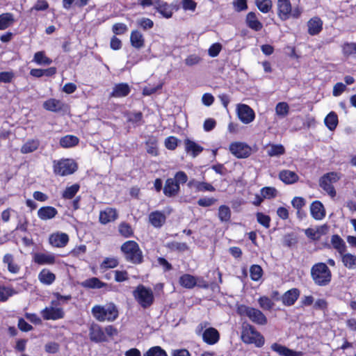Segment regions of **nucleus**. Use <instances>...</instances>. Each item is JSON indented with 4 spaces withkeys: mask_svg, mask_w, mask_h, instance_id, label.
I'll return each mask as SVG.
<instances>
[{
    "mask_svg": "<svg viewBox=\"0 0 356 356\" xmlns=\"http://www.w3.org/2000/svg\"><path fill=\"white\" fill-rule=\"evenodd\" d=\"M257 219L258 222L264 226L266 228L269 227L270 218L268 216L264 215L262 213H258L257 214Z\"/></svg>",
    "mask_w": 356,
    "mask_h": 356,
    "instance_id": "nucleus-56",
    "label": "nucleus"
},
{
    "mask_svg": "<svg viewBox=\"0 0 356 356\" xmlns=\"http://www.w3.org/2000/svg\"><path fill=\"white\" fill-rule=\"evenodd\" d=\"M255 4L258 9L264 13H268L273 6L271 0H255Z\"/></svg>",
    "mask_w": 356,
    "mask_h": 356,
    "instance_id": "nucleus-44",
    "label": "nucleus"
},
{
    "mask_svg": "<svg viewBox=\"0 0 356 356\" xmlns=\"http://www.w3.org/2000/svg\"><path fill=\"white\" fill-rule=\"evenodd\" d=\"M33 60L40 65H50L52 62L50 58L45 56L43 51L36 52Z\"/></svg>",
    "mask_w": 356,
    "mask_h": 356,
    "instance_id": "nucleus-45",
    "label": "nucleus"
},
{
    "mask_svg": "<svg viewBox=\"0 0 356 356\" xmlns=\"http://www.w3.org/2000/svg\"><path fill=\"white\" fill-rule=\"evenodd\" d=\"M179 191V185L172 178L165 181L163 188V193L168 197L175 196Z\"/></svg>",
    "mask_w": 356,
    "mask_h": 356,
    "instance_id": "nucleus-17",
    "label": "nucleus"
},
{
    "mask_svg": "<svg viewBox=\"0 0 356 356\" xmlns=\"http://www.w3.org/2000/svg\"><path fill=\"white\" fill-rule=\"evenodd\" d=\"M300 296V291L298 289H291L285 292L281 297L282 303L286 306H291Z\"/></svg>",
    "mask_w": 356,
    "mask_h": 356,
    "instance_id": "nucleus-15",
    "label": "nucleus"
},
{
    "mask_svg": "<svg viewBox=\"0 0 356 356\" xmlns=\"http://www.w3.org/2000/svg\"><path fill=\"white\" fill-rule=\"evenodd\" d=\"M245 22L250 29L255 31H259L263 28L262 24L259 21L254 12H250L247 14Z\"/></svg>",
    "mask_w": 356,
    "mask_h": 356,
    "instance_id": "nucleus-22",
    "label": "nucleus"
},
{
    "mask_svg": "<svg viewBox=\"0 0 356 356\" xmlns=\"http://www.w3.org/2000/svg\"><path fill=\"white\" fill-rule=\"evenodd\" d=\"M39 141L38 140H30L24 143L22 148L21 152L23 154H28L34 152L39 147Z\"/></svg>",
    "mask_w": 356,
    "mask_h": 356,
    "instance_id": "nucleus-38",
    "label": "nucleus"
},
{
    "mask_svg": "<svg viewBox=\"0 0 356 356\" xmlns=\"http://www.w3.org/2000/svg\"><path fill=\"white\" fill-rule=\"evenodd\" d=\"M232 3L237 12L245 10L248 8L247 0H234Z\"/></svg>",
    "mask_w": 356,
    "mask_h": 356,
    "instance_id": "nucleus-57",
    "label": "nucleus"
},
{
    "mask_svg": "<svg viewBox=\"0 0 356 356\" xmlns=\"http://www.w3.org/2000/svg\"><path fill=\"white\" fill-rule=\"evenodd\" d=\"M277 6L278 17L282 21L291 17V4L289 0H277Z\"/></svg>",
    "mask_w": 356,
    "mask_h": 356,
    "instance_id": "nucleus-12",
    "label": "nucleus"
},
{
    "mask_svg": "<svg viewBox=\"0 0 356 356\" xmlns=\"http://www.w3.org/2000/svg\"><path fill=\"white\" fill-rule=\"evenodd\" d=\"M202 339L207 344L213 345L219 341L220 334L216 328L209 327L203 332Z\"/></svg>",
    "mask_w": 356,
    "mask_h": 356,
    "instance_id": "nucleus-13",
    "label": "nucleus"
},
{
    "mask_svg": "<svg viewBox=\"0 0 356 356\" xmlns=\"http://www.w3.org/2000/svg\"><path fill=\"white\" fill-rule=\"evenodd\" d=\"M218 218L222 222H227L231 218L230 209L225 205H222L218 209Z\"/></svg>",
    "mask_w": 356,
    "mask_h": 356,
    "instance_id": "nucleus-43",
    "label": "nucleus"
},
{
    "mask_svg": "<svg viewBox=\"0 0 356 356\" xmlns=\"http://www.w3.org/2000/svg\"><path fill=\"white\" fill-rule=\"evenodd\" d=\"M83 286L90 289H101L106 285L97 277H92L83 282Z\"/></svg>",
    "mask_w": 356,
    "mask_h": 356,
    "instance_id": "nucleus-41",
    "label": "nucleus"
},
{
    "mask_svg": "<svg viewBox=\"0 0 356 356\" xmlns=\"http://www.w3.org/2000/svg\"><path fill=\"white\" fill-rule=\"evenodd\" d=\"M93 316L99 321H113L118 316V310L113 303L95 305L91 310Z\"/></svg>",
    "mask_w": 356,
    "mask_h": 356,
    "instance_id": "nucleus-1",
    "label": "nucleus"
},
{
    "mask_svg": "<svg viewBox=\"0 0 356 356\" xmlns=\"http://www.w3.org/2000/svg\"><path fill=\"white\" fill-rule=\"evenodd\" d=\"M44 350L48 353H56L59 350V345L58 343L56 342H49L45 344L44 346Z\"/></svg>",
    "mask_w": 356,
    "mask_h": 356,
    "instance_id": "nucleus-62",
    "label": "nucleus"
},
{
    "mask_svg": "<svg viewBox=\"0 0 356 356\" xmlns=\"http://www.w3.org/2000/svg\"><path fill=\"white\" fill-rule=\"evenodd\" d=\"M216 201L213 197H204L199 199L197 204L201 207H207L214 204Z\"/></svg>",
    "mask_w": 356,
    "mask_h": 356,
    "instance_id": "nucleus-60",
    "label": "nucleus"
},
{
    "mask_svg": "<svg viewBox=\"0 0 356 356\" xmlns=\"http://www.w3.org/2000/svg\"><path fill=\"white\" fill-rule=\"evenodd\" d=\"M130 41L131 45L136 49H140L143 47L145 44L143 35L138 30L133 31L131 33Z\"/></svg>",
    "mask_w": 356,
    "mask_h": 356,
    "instance_id": "nucleus-28",
    "label": "nucleus"
},
{
    "mask_svg": "<svg viewBox=\"0 0 356 356\" xmlns=\"http://www.w3.org/2000/svg\"><path fill=\"white\" fill-rule=\"evenodd\" d=\"M118 218V213L116 209L113 208H106L105 210L102 211L99 213V221L102 224L114 221Z\"/></svg>",
    "mask_w": 356,
    "mask_h": 356,
    "instance_id": "nucleus-19",
    "label": "nucleus"
},
{
    "mask_svg": "<svg viewBox=\"0 0 356 356\" xmlns=\"http://www.w3.org/2000/svg\"><path fill=\"white\" fill-rule=\"evenodd\" d=\"M308 33L311 35L318 34L322 30L323 22L319 17H314L307 22Z\"/></svg>",
    "mask_w": 356,
    "mask_h": 356,
    "instance_id": "nucleus-21",
    "label": "nucleus"
},
{
    "mask_svg": "<svg viewBox=\"0 0 356 356\" xmlns=\"http://www.w3.org/2000/svg\"><path fill=\"white\" fill-rule=\"evenodd\" d=\"M128 121L132 123L138 124L142 121L143 114L141 112H136L129 114Z\"/></svg>",
    "mask_w": 356,
    "mask_h": 356,
    "instance_id": "nucleus-63",
    "label": "nucleus"
},
{
    "mask_svg": "<svg viewBox=\"0 0 356 356\" xmlns=\"http://www.w3.org/2000/svg\"><path fill=\"white\" fill-rule=\"evenodd\" d=\"M343 51L344 54L346 55H356V43L355 42H347L344 44L343 47Z\"/></svg>",
    "mask_w": 356,
    "mask_h": 356,
    "instance_id": "nucleus-55",
    "label": "nucleus"
},
{
    "mask_svg": "<svg viewBox=\"0 0 356 356\" xmlns=\"http://www.w3.org/2000/svg\"><path fill=\"white\" fill-rule=\"evenodd\" d=\"M79 184H73L71 186L66 188V189L63 192V197L65 199H72L79 191Z\"/></svg>",
    "mask_w": 356,
    "mask_h": 356,
    "instance_id": "nucleus-49",
    "label": "nucleus"
},
{
    "mask_svg": "<svg viewBox=\"0 0 356 356\" xmlns=\"http://www.w3.org/2000/svg\"><path fill=\"white\" fill-rule=\"evenodd\" d=\"M121 250L127 261L135 264L142 263L143 259V253L136 242L128 241L124 243L121 246Z\"/></svg>",
    "mask_w": 356,
    "mask_h": 356,
    "instance_id": "nucleus-3",
    "label": "nucleus"
},
{
    "mask_svg": "<svg viewBox=\"0 0 356 356\" xmlns=\"http://www.w3.org/2000/svg\"><path fill=\"white\" fill-rule=\"evenodd\" d=\"M58 213L57 210L53 207H42L38 211V216L42 220L54 218Z\"/></svg>",
    "mask_w": 356,
    "mask_h": 356,
    "instance_id": "nucleus-20",
    "label": "nucleus"
},
{
    "mask_svg": "<svg viewBox=\"0 0 356 356\" xmlns=\"http://www.w3.org/2000/svg\"><path fill=\"white\" fill-rule=\"evenodd\" d=\"M271 349L284 356H300L302 355V352L293 351L277 343L272 344Z\"/></svg>",
    "mask_w": 356,
    "mask_h": 356,
    "instance_id": "nucleus-27",
    "label": "nucleus"
},
{
    "mask_svg": "<svg viewBox=\"0 0 356 356\" xmlns=\"http://www.w3.org/2000/svg\"><path fill=\"white\" fill-rule=\"evenodd\" d=\"M143 356H168V355L160 346H154L150 348Z\"/></svg>",
    "mask_w": 356,
    "mask_h": 356,
    "instance_id": "nucleus-48",
    "label": "nucleus"
},
{
    "mask_svg": "<svg viewBox=\"0 0 356 356\" xmlns=\"http://www.w3.org/2000/svg\"><path fill=\"white\" fill-rule=\"evenodd\" d=\"M184 143L186 151L191 153L193 157H195L203 150L202 147L189 139L185 140Z\"/></svg>",
    "mask_w": 356,
    "mask_h": 356,
    "instance_id": "nucleus-33",
    "label": "nucleus"
},
{
    "mask_svg": "<svg viewBox=\"0 0 356 356\" xmlns=\"http://www.w3.org/2000/svg\"><path fill=\"white\" fill-rule=\"evenodd\" d=\"M154 9L165 18H170L172 15V8L170 5L162 0H156Z\"/></svg>",
    "mask_w": 356,
    "mask_h": 356,
    "instance_id": "nucleus-16",
    "label": "nucleus"
},
{
    "mask_svg": "<svg viewBox=\"0 0 356 356\" xmlns=\"http://www.w3.org/2000/svg\"><path fill=\"white\" fill-rule=\"evenodd\" d=\"M78 143V138L71 135L65 136L60 140V145L63 147H70L76 145Z\"/></svg>",
    "mask_w": 356,
    "mask_h": 356,
    "instance_id": "nucleus-40",
    "label": "nucleus"
},
{
    "mask_svg": "<svg viewBox=\"0 0 356 356\" xmlns=\"http://www.w3.org/2000/svg\"><path fill=\"white\" fill-rule=\"evenodd\" d=\"M201 61V58L197 55L193 54L188 56L185 59V64L188 66H193L198 64Z\"/></svg>",
    "mask_w": 356,
    "mask_h": 356,
    "instance_id": "nucleus-61",
    "label": "nucleus"
},
{
    "mask_svg": "<svg viewBox=\"0 0 356 356\" xmlns=\"http://www.w3.org/2000/svg\"><path fill=\"white\" fill-rule=\"evenodd\" d=\"M43 107L47 111L57 112L63 109V104L60 100L49 99L44 102Z\"/></svg>",
    "mask_w": 356,
    "mask_h": 356,
    "instance_id": "nucleus-30",
    "label": "nucleus"
},
{
    "mask_svg": "<svg viewBox=\"0 0 356 356\" xmlns=\"http://www.w3.org/2000/svg\"><path fill=\"white\" fill-rule=\"evenodd\" d=\"M44 319L57 320L63 317L64 313L60 308H56L52 306L46 307L42 312Z\"/></svg>",
    "mask_w": 356,
    "mask_h": 356,
    "instance_id": "nucleus-14",
    "label": "nucleus"
},
{
    "mask_svg": "<svg viewBox=\"0 0 356 356\" xmlns=\"http://www.w3.org/2000/svg\"><path fill=\"white\" fill-rule=\"evenodd\" d=\"M77 169L76 163L72 159H62L57 163L54 161V171L60 176L74 173Z\"/></svg>",
    "mask_w": 356,
    "mask_h": 356,
    "instance_id": "nucleus-7",
    "label": "nucleus"
},
{
    "mask_svg": "<svg viewBox=\"0 0 356 356\" xmlns=\"http://www.w3.org/2000/svg\"><path fill=\"white\" fill-rule=\"evenodd\" d=\"M331 243L339 254H343L346 251V245L344 241L339 235H332L331 238Z\"/></svg>",
    "mask_w": 356,
    "mask_h": 356,
    "instance_id": "nucleus-32",
    "label": "nucleus"
},
{
    "mask_svg": "<svg viewBox=\"0 0 356 356\" xmlns=\"http://www.w3.org/2000/svg\"><path fill=\"white\" fill-rule=\"evenodd\" d=\"M69 237L64 233L52 234L49 238L50 243L55 247H64L68 242Z\"/></svg>",
    "mask_w": 356,
    "mask_h": 356,
    "instance_id": "nucleus-26",
    "label": "nucleus"
},
{
    "mask_svg": "<svg viewBox=\"0 0 356 356\" xmlns=\"http://www.w3.org/2000/svg\"><path fill=\"white\" fill-rule=\"evenodd\" d=\"M241 338L246 343H254L257 347L264 344V338L252 325H248L243 328Z\"/></svg>",
    "mask_w": 356,
    "mask_h": 356,
    "instance_id": "nucleus-6",
    "label": "nucleus"
},
{
    "mask_svg": "<svg viewBox=\"0 0 356 356\" xmlns=\"http://www.w3.org/2000/svg\"><path fill=\"white\" fill-rule=\"evenodd\" d=\"M15 22L13 15L6 13L0 15V30H4L10 26Z\"/></svg>",
    "mask_w": 356,
    "mask_h": 356,
    "instance_id": "nucleus-35",
    "label": "nucleus"
},
{
    "mask_svg": "<svg viewBox=\"0 0 356 356\" xmlns=\"http://www.w3.org/2000/svg\"><path fill=\"white\" fill-rule=\"evenodd\" d=\"M127 31V26L122 23H117L113 26V31L116 35L124 33Z\"/></svg>",
    "mask_w": 356,
    "mask_h": 356,
    "instance_id": "nucleus-64",
    "label": "nucleus"
},
{
    "mask_svg": "<svg viewBox=\"0 0 356 356\" xmlns=\"http://www.w3.org/2000/svg\"><path fill=\"white\" fill-rule=\"evenodd\" d=\"M341 261L344 266L348 269L356 268V255L351 253H346L340 254Z\"/></svg>",
    "mask_w": 356,
    "mask_h": 356,
    "instance_id": "nucleus-31",
    "label": "nucleus"
},
{
    "mask_svg": "<svg viewBox=\"0 0 356 356\" xmlns=\"http://www.w3.org/2000/svg\"><path fill=\"white\" fill-rule=\"evenodd\" d=\"M169 248L173 250L184 252L188 250V247L185 243L172 242L169 244Z\"/></svg>",
    "mask_w": 356,
    "mask_h": 356,
    "instance_id": "nucleus-59",
    "label": "nucleus"
},
{
    "mask_svg": "<svg viewBox=\"0 0 356 356\" xmlns=\"http://www.w3.org/2000/svg\"><path fill=\"white\" fill-rule=\"evenodd\" d=\"M325 124L327 126V127L331 130L333 131L335 129V128L337 126L338 124V118L335 113L330 112L325 118Z\"/></svg>",
    "mask_w": 356,
    "mask_h": 356,
    "instance_id": "nucleus-39",
    "label": "nucleus"
},
{
    "mask_svg": "<svg viewBox=\"0 0 356 356\" xmlns=\"http://www.w3.org/2000/svg\"><path fill=\"white\" fill-rule=\"evenodd\" d=\"M259 307L264 310H270L274 306V302L268 297L262 296L258 300Z\"/></svg>",
    "mask_w": 356,
    "mask_h": 356,
    "instance_id": "nucleus-46",
    "label": "nucleus"
},
{
    "mask_svg": "<svg viewBox=\"0 0 356 356\" xmlns=\"http://www.w3.org/2000/svg\"><path fill=\"white\" fill-rule=\"evenodd\" d=\"M119 232L124 237H129L133 234L131 227L126 222H122L119 225Z\"/></svg>",
    "mask_w": 356,
    "mask_h": 356,
    "instance_id": "nucleus-52",
    "label": "nucleus"
},
{
    "mask_svg": "<svg viewBox=\"0 0 356 356\" xmlns=\"http://www.w3.org/2000/svg\"><path fill=\"white\" fill-rule=\"evenodd\" d=\"M237 313L241 316H248L252 322L256 324L264 325L267 323V318L258 309L241 305L237 307Z\"/></svg>",
    "mask_w": 356,
    "mask_h": 356,
    "instance_id": "nucleus-4",
    "label": "nucleus"
},
{
    "mask_svg": "<svg viewBox=\"0 0 356 356\" xmlns=\"http://www.w3.org/2000/svg\"><path fill=\"white\" fill-rule=\"evenodd\" d=\"M285 149L283 145L279 144H270L268 146L267 153L270 156H278L284 154Z\"/></svg>",
    "mask_w": 356,
    "mask_h": 356,
    "instance_id": "nucleus-37",
    "label": "nucleus"
},
{
    "mask_svg": "<svg viewBox=\"0 0 356 356\" xmlns=\"http://www.w3.org/2000/svg\"><path fill=\"white\" fill-rule=\"evenodd\" d=\"M137 24L144 30H147L153 27L154 22L149 18L143 17L137 20Z\"/></svg>",
    "mask_w": 356,
    "mask_h": 356,
    "instance_id": "nucleus-54",
    "label": "nucleus"
},
{
    "mask_svg": "<svg viewBox=\"0 0 356 356\" xmlns=\"http://www.w3.org/2000/svg\"><path fill=\"white\" fill-rule=\"evenodd\" d=\"M229 150L237 158H247L251 154V148L243 143H234L229 145Z\"/></svg>",
    "mask_w": 356,
    "mask_h": 356,
    "instance_id": "nucleus-9",
    "label": "nucleus"
},
{
    "mask_svg": "<svg viewBox=\"0 0 356 356\" xmlns=\"http://www.w3.org/2000/svg\"><path fill=\"white\" fill-rule=\"evenodd\" d=\"M34 261L38 264H52L55 262V258L51 254L39 253L36 254L34 257Z\"/></svg>",
    "mask_w": 356,
    "mask_h": 356,
    "instance_id": "nucleus-36",
    "label": "nucleus"
},
{
    "mask_svg": "<svg viewBox=\"0 0 356 356\" xmlns=\"http://www.w3.org/2000/svg\"><path fill=\"white\" fill-rule=\"evenodd\" d=\"M339 180V176L336 172H329L324 175L319 180L320 186L332 197L336 195V191L332 185Z\"/></svg>",
    "mask_w": 356,
    "mask_h": 356,
    "instance_id": "nucleus-8",
    "label": "nucleus"
},
{
    "mask_svg": "<svg viewBox=\"0 0 356 356\" xmlns=\"http://www.w3.org/2000/svg\"><path fill=\"white\" fill-rule=\"evenodd\" d=\"M179 284L184 288L192 289L196 286L197 279L191 275L184 274L180 277Z\"/></svg>",
    "mask_w": 356,
    "mask_h": 356,
    "instance_id": "nucleus-34",
    "label": "nucleus"
},
{
    "mask_svg": "<svg viewBox=\"0 0 356 356\" xmlns=\"http://www.w3.org/2000/svg\"><path fill=\"white\" fill-rule=\"evenodd\" d=\"M118 265V261L114 257L106 258L101 264V268H113Z\"/></svg>",
    "mask_w": 356,
    "mask_h": 356,
    "instance_id": "nucleus-53",
    "label": "nucleus"
},
{
    "mask_svg": "<svg viewBox=\"0 0 356 356\" xmlns=\"http://www.w3.org/2000/svg\"><path fill=\"white\" fill-rule=\"evenodd\" d=\"M147 152L149 154L152 156H156L158 154V150L156 146V140L155 139H150L147 143Z\"/></svg>",
    "mask_w": 356,
    "mask_h": 356,
    "instance_id": "nucleus-58",
    "label": "nucleus"
},
{
    "mask_svg": "<svg viewBox=\"0 0 356 356\" xmlns=\"http://www.w3.org/2000/svg\"><path fill=\"white\" fill-rule=\"evenodd\" d=\"M38 280L43 284L50 285L55 281L56 275L49 270L44 268L40 272Z\"/></svg>",
    "mask_w": 356,
    "mask_h": 356,
    "instance_id": "nucleus-29",
    "label": "nucleus"
},
{
    "mask_svg": "<svg viewBox=\"0 0 356 356\" xmlns=\"http://www.w3.org/2000/svg\"><path fill=\"white\" fill-rule=\"evenodd\" d=\"M90 339L95 343L106 341L107 340L106 334L103 329L97 324L93 323L89 330Z\"/></svg>",
    "mask_w": 356,
    "mask_h": 356,
    "instance_id": "nucleus-11",
    "label": "nucleus"
},
{
    "mask_svg": "<svg viewBox=\"0 0 356 356\" xmlns=\"http://www.w3.org/2000/svg\"><path fill=\"white\" fill-rule=\"evenodd\" d=\"M237 114L240 120L244 124L250 123L255 117L254 111L246 104L238 105Z\"/></svg>",
    "mask_w": 356,
    "mask_h": 356,
    "instance_id": "nucleus-10",
    "label": "nucleus"
},
{
    "mask_svg": "<svg viewBox=\"0 0 356 356\" xmlns=\"http://www.w3.org/2000/svg\"><path fill=\"white\" fill-rule=\"evenodd\" d=\"M15 293V291L9 287L0 286V301H6Z\"/></svg>",
    "mask_w": 356,
    "mask_h": 356,
    "instance_id": "nucleus-51",
    "label": "nucleus"
},
{
    "mask_svg": "<svg viewBox=\"0 0 356 356\" xmlns=\"http://www.w3.org/2000/svg\"><path fill=\"white\" fill-rule=\"evenodd\" d=\"M279 178L286 184H292L298 180V175L293 171L284 170L280 172Z\"/></svg>",
    "mask_w": 356,
    "mask_h": 356,
    "instance_id": "nucleus-24",
    "label": "nucleus"
},
{
    "mask_svg": "<svg viewBox=\"0 0 356 356\" xmlns=\"http://www.w3.org/2000/svg\"><path fill=\"white\" fill-rule=\"evenodd\" d=\"M277 191L274 187H264L261 189V195L264 199H270L277 196Z\"/></svg>",
    "mask_w": 356,
    "mask_h": 356,
    "instance_id": "nucleus-50",
    "label": "nucleus"
},
{
    "mask_svg": "<svg viewBox=\"0 0 356 356\" xmlns=\"http://www.w3.org/2000/svg\"><path fill=\"white\" fill-rule=\"evenodd\" d=\"M312 216L316 220H321L325 216V210L323 204L319 201H314L310 206Z\"/></svg>",
    "mask_w": 356,
    "mask_h": 356,
    "instance_id": "nucleus-18",
    "label": "nucleus"
},
{
    "mask_svg": "<svg viewBox=\"0 0 356 356\" xmlns=\"http://www.w3.org/2000/svg\"><path fill=\"white\" fill-rule=\"evenodd\" d=\"M262 268L259 265H252L250 269V277L254 281H258L262 276Z\"/></svg>",
    "mask_w": 356,
    "mask_h": 356,
    "instance_id": "nucleus-47",
    "label": "nucleus"
},
{
    "mask_svg": "<svg viewBox=\"0 0 356 356\" xmlns=\"http://www.w3.org/2000/svg\"><path fill=\"white\" fill-rule=\"evenodd\" d=\"M134 297L143 308H147L154 302V294L152 289L143 285H139L133 292Z\"/></svg>",
    "mask_w": 356,
    "mask_h": 356,
    "instance_id": "nucleus-5",
    "label": "nucleus"
},
{
    "mask_svg": "<svg viewBox=\"0 0 356 356\" xmlns=\"http://www.w3.org/2000/svg\"><path fill=\"white\" fill-rule=\"evenodd\" d=\"M289 112V106L286 102H279L275 106L276 115L280 118H285Z\"/></svg>",
    "mask_w": 356,
    "mask_h": 356,
    "instance_id": "nucleus-42",
    "label": "nucleus"
},
{
    "mask_svg": "<svg viewBox=\"0 0 356 356\" xmlns=\"http://www.w3.org/2000/svg\"><path fill=\"white\" fill-rule=\"evenodd\" d=\"M311 275L315 284L318 286L327 285L332 277L330 270L322 262L317 263L312 267Z\"/></svg>",
    "mask_w": 356,
    "mask_h": 356,
    "instance_id": "nucleus-2",
    "label": "nucleus"
},
{
    "mask_svg": "<svg viewBox=\"0 0 356 356\" xmlns=\"http://www.w3.org/2000/svg\"><path fill=\"white\" fill-rule=\"evenodd\" d=\"M130 92V88L127 83H121L115 85L111 97H126Z\"/></svg>",
    "mask_w": 356,
    "mask_h": 356,
    "instance_id": "nucleus-23",
    "label": "nucleus"
},
{
    "mask_svg": "<svg viewBox=\"0 0 356 356\" xmlns=\"http://www.w3.org/2000/svg\"><path fill=\"white\" fill-rule=\"evenodd\" d=\"M165 214L159 211L152 212L149 215V220L155 227H161L165 223Z\"/></svg>",
    "mask_w": 356,
    "mask_h": 356,
    "instance_id": "nucleus-25",
    "label": "nucleus"
}]
</instances>
